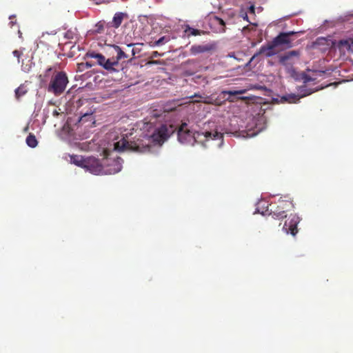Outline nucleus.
I'll use <instances>...</instances> for the list:
<instances>
[{"instance_id":"2","label":"nucleus","mask_w":353,"mask_h":353,"mask_svg":"<svg viewBox=\"0 0 353 353\" xmlns=\"http://www.w3.org/2000/svg\"><path fill=\"white\" fill-rule=\"evenodd\" d=\"M177 137L179 141L182 144L193 145L197 143L205 148L207 147L206 142L210 140L223 141V134L217 131L214 132L208 131L193 132L188 128L186 123H183L178 128Z\"/></svg>"},{"instance_id":"36","label":"nucleus","mask_w":353,"mask_h":353,"mask_svg":"<svg viewBox=\"0 0 353 353\" xmlns=\"http://www.w3.org/2000/svg\"><path fill=\"white\" fill-rule=\"evenodd\" d=\"M131 52H132V56H134V54H135L134 50L132 49Z\"/></svg>"},{"instance_id":"17","label":"nucleus","mask_w":353,"mask_h":353,"mask_svg":"<svg viewBox=\"0 0 353 353\" xmlns=\"http://www.w3.org/2000/svg\"><path fill=\"white\" fill-rule=\"evenodd\" d=\"M85 159V158H83V157L79 156V155L70 156L71 162L79 167H81V168L84 167Z\"/></svg>"},{"instance_id":"11","label":"nucleus","mask_w":353,"mask_h":353,"mask_svg":"<svg viewBox=\"0 0 353 353\" xmlns=\"http://www.w3.org/2000/svg\"><path fill=\"white\" fill-rule=\"evenodd\" d=\"M214 48V44L193 45L191 46L190 52L191 54L196 55L198 54L210 52L213 50Z\"/></svg>"},{"instance_id":"6","label":"nucleus","mask_w":353,"mask_h":353,"mask_svg":"<svg viewBox=\"0 0 353 353\" xmlns=\"http://www.w3.org/2000/svg\"><path fill=\"white\" fill-rule=\"evenodd\" d=\"M297 32L290 31L287 32H281L275 38L273 39L274 44L278 46H282L285 49L290 48L293 46L292 37Z\"/></svg>"},{"instance_id":"38","label":"nucleus","mask_w":353,"mask_h":353,"mask_svg":"<svg viewBox=\"0 0 353 353\" xmlns=\"http://www.w3.org/2000/svg\"><path fill=\"white\" fill-rule=\"evenodd\" d=\"M15 23V22L14 21H10V24L11 26H12Z\"/></svg>"},{"instance_id":"21","label":"nucleus","mask_w":353,"mask_h":353,"mask_svg":"<svg viewBox=\"0 0 353 353\" xmlns=\"http://www.w3.org/2000/svg\"><path fill=\"white\" fill-rule=\"evenodd\" d=\"M105 25L107 26V24L105 23V22L104 21H100L96 23L93 31L97 34L102 33L104 31Z\"/></svg>"},{"instance_id":"26","label":"nucleus","mask_w":353,"mask_h":353,"mask_svg":"<svg viewBox=\"0 0 353 353\" xmlns=\"http://www.w3.org/2000/svg\"><path fill=\"white\" fill-rule=\"evenodd\" d=\"M257 26L256 23H250V25L245 26L243 28V32L245 33L246 31L255 30Z\"/></svg>"},{"instance_id":"15","label":"nucleus","mask_w":353,"mask_h":353,"mask_svg":"<svg viewBox=\"0 0 353 353\" xmlns=\"http://www.w3.org/2000/svg\"><path fill=\"white\" fill-rule=\"evenodd\" d=\"M300 218L296 214H290L288 219L285 221L283 229L287 228L289 225L299 224Z\"/></svg>"},{"instance_id":"35","label":"nucleus","mask_w":353,"mask_h":353,"mask_svg":"<svg viewBox=\"0 0 353 353\" xmlns=\"http://www.w3.org/2000/svg\"><path fill=\"white\" fill-rule=\"evenodd\" d=\"M316 72H317L319 75L325 73L324 71H321V70L316 71Z\"/></svg>"},{"instance_id":"1","label":"nucleus","mask_w":353,"mask_h":353,"mask_svg":"<svg viewBox=\"0 0 353 353\" xmlns=\"http://www.w3.org/2000/svg\"><path fill=\"white\" fill-rule=\"evenodd\" d=\"M174 131L172 125H162L150 136L142 133L138 138L135 137L131 140L127 134L123 135L122 138L114 143V150L118 152H145L150 151L152 144L161 145Z\"/></svg>"},{"instance_id":"4","label":"nucleus","mask_w":353,"mask_h":353,"mask_svg":"<svg viewBox=\"0 0 353 353\" xmlns=\"http://www.w3.org/2000/svg\"><path fill=\"white\" fill-rule=\"evenodd\" d=\"M294 203L288 196L281 197L276 203L270 204V214L273 218L281 219L287 216L286 212L294 208Z\"/></svg>"},{"instance_id":"28","label":"nucleus","mask_w":353,"mask_h":353,"mask_svg":"<svg viewBox=\"0 0 353 353\" xmlns=\"http://www.w3.org/2000/svg\"><path fill=\"white\" fill-rule=\"evenodd\" d=\"M303 79L304 83H307L314 80V79H312V77L307 74H304L303 76Z\"/></svg>"},{"instance_id":"39","label":"nucleus","mask_w":353,"mask_h":353,"mask_svg":"<svg viewBox=\"0 0 353 353\" xmlns=\"http://www.w3.org/2000/svg\"><path fill=\"white\" fill-rule=\"evenodd\" d=\"M134 46V44H133V43H130V44L128 45V47H129V48H130V47H131V46Z\"/></svg>"},{"instance_id":"8","label":"nucleus","mask_w":353,"mask_h":353,"mask_svg":"<svg viewBox=\"0 0 353 353\" xmlns=\"http://www.w3.org/2000/svg\"><path fill=\"white\" fill-rule=\"evenodd\" d=\"M104 174H114L121 171L123 159L120 157L104 159Z\"/></svg>"},{"instance_id":"27","label":"nucleus","mask_w":353,"mask_h":353,"mask_svg":"<svg viewBox=\"0 0 353 353\" xmlns=\"http://www.w3.org/2000/svg\"><path fill=\"white\" fill-rule=\"evenodd\" d=\"M12 54L13 55L17 58V60H18V63H19V59H20V57L22 54V52H20L19 50H15L12 52Z\"/></svg>"},{"instance_id":"40","label":"nucleus","mask_w":353,"mask_h":353,"mask_svg":"<svg viewBox=\"0 0 353 353\" xmlns=\"http://www.w3.org/2000/svg\"><path fill=\"white\" fill-rule=\"evenodd\" d=\"M14 17H15L14 16H10V19H12V18H14Z\"/></svg>"},{"instance_id":"7","label":"nucleus","mask_w":353,"mask_h":353,"mask_svg":"<svg viewBox=\"0 0 353 353\" xmlns=\"http://www.w3.org/2000/svg\"><path fill=\"white\" fill-rule=\"evenodd\" d=\"M83 168L88 170L94 174H104V165L100 161L93 157H89L85 159Z\"/></svg>"},{"instance_id":"9","label":"nucleus","mask_w":353,"mask_h":353,"mask_svg":"<svg viewBox=\"0 0 353 353\" xmlns=\"http://www.w3.org/2000/svg\"><path fill=\"white\" fill-rule=\"evenodd\" d=\"M252 124L254 125V128L250 125L248 127L247 130L241 132L243 137H252L256 136L265 128V123L263 117L254 118Z\"/></svg>"},{"instance_id":"24","label":"nucleus","mask_w":353,"mask_h":353,"mask_svg":"<svg viewBox=\"0 0 353 353\" xmlns=\"http://www.w3.org/2000/svg\"><path fill=\"white\" fill-rule=\"evenodd\" d=\"M285 101H288L289 103H296L297 101L299 100V98L295 95V94H290L288 96H285L283 97Z\"/></svg>"},{"instance_id":"32","label":"nucleus","mask_w":353,"mask_h":353,"mask_svg":"<svg viewBox=\"0 0 353 353\" xmlns=\"http://www.w3.org/2000/svg\"><path fill=\"white\" fill-rule=\"evenodd\" d=\"M59 114V112H58V110H54V111L52 112V115L54 117H57Z\"/></svg>"},{"instance_id":"14","label":"nucleus","mask_w":353,"mask_h":353,"mask_svg":"<svg viewBox=\"0 0 353 353\" xmlns=\"http://www.w3.org/2000/svg\"><path fill=\"white\" fill-rule=\"evenodd\" d=\"M185 36L190 37V36H199L204 34V32L200 30L191 28L189 25H184Z\"/></svg>"},{"instance_id":"22","label":"nucleus","mask_w":353,"mask_h":353,"mask_svg":"<svg viewBox=\"0 0 353 353\" xmlns=\"http://www.w3.org/2000/svg\"><path fill=\"white\" fill-rule=\"evenodd\" d=\"M213 21L214 23L219 25L221 26L220 31L225 32V23L221 18L217 16H214L213 18Z\"/></svg>"},{"instance_id":"41","label":"nucleus","mask_w":353,"mask_h":353,"mask_svg":"<svg viewBox=\"0 0 353 353\" xmlns=\"http://www.w3.org/2000/svg\"><path fill=\"white\" fill-rule=\"evenodd\" d=\"M86 117V114H84L82 117H81V119H83V117Z\"/></svg>"},{"instance_id":"37","label":"nucleus","mask_w":353,"mask_h":353,"mask_svg":"<svg viewBox=\"0 0 353 353\" xmlns=\"http://www.w3.org/2000/svg\"><path fill=\"white\" fill-rule=\"evenodd\" d=\"M192 62H194V60H188V61H187L186 63H192Z\"/></svg>"},{"instance_id":"23","label":"nucleus","mask_w":353,"mask_h":353,"mask_svg":"<svg viewBox=\"0 0 353 353\" xmlns=\"http://www.w3.org/2000/svg\"><path fill=\"white\" fill-rule=\"evenodd\" d=\"M297 225L298 224H294L292 225H289L287 226V228H285L283 230L285 231L287 234L290 233L292 236H295L298 232Z\"/></svg>"},{"instance_id":"33","label":"nucleus","mask_w":353,"mask_h":353,"mask_svg":"<svg viewBox=\"0 0 353 353\" xmlns=\"http://www.w3.org/2000/svg\"><path fill=\"white\" fill-rule=\"evenodd\" d=\"M85 65L86 66V68H90L92 66V64L89 62H86Z\"/></svg>"},{"instance_id":"20","label":"nucleus","mask_w":353,"mask_h":353,"mask_svg":"<svg viewBox=\"0 0 353 353\" xmlns=\"http://www.w3.org/2000/svg\"><path fill=\"white\" fill-rule=\"evenodd\" d=\"M171 38H170V36L169 35H167V36H163V37H161V38H159L158 40L155 41L152 45H151L152 46H162V45H164L165 43L169 42L170 41Z\"/></svg>"},{"instance_id":"5","label":"nucleus","mask_w":353,"mask_h":353,"mask_svg":"<svg viewBox=\"0 0 353 353\" xmlns=\"http://www.w3.org/2000/svg\"><path fill=\"white\" fill-rule=\"evenodd\" d=\"M68 83L66 74L64 72H59L52 77L48 90L55 95H60L65 90Z\"/></svg>"},{"instance_id":"30","label":"nucleus","mask_w":353,"mask_h":353,"mask_svg":"<svg viewBox=\"0 0 353 353\" xmlns=\"http://www.w3.org/2000/svg\"><path fill=\"white\" fill-rule=\"evenodd\" d=\"M241 17L243 19L246 20L247 21H249L247 12H242L241 13Z\"/></svg>"},{"instance_id":"19","label":"nucleus","mask_w":353,"mask_h":353,"mask_svg":"<svg viewBox=\"0 0 353 353\" xmlns=\"http://www.w3.org/2000/svg\"><path fill=\"white\" fill-rule=\"evenodd\" d=\"M353 45V39H341L339 41V47H345L347 50L351 49L352 46Z\"/></svg>"},{"instance_id":"16","label":"nucleus","mask_w":353,"mask_h":353,"mask_svg":"<svg viewBox=\"0 0 353 353\" xmlns=\"http://www.w3.org/2000/svg\"><path fill=\"white\" fill-rule=\"evenodd\" d=\"M14 92L17 100L19 101L21 97L28 92V89L23 84H21L15 90Z\"/></svg>"},{"instance_id":"25","label":"nucleus","mask_w":353,"mask_h":353,"mask_svg":"<svg viewBox=\"0 0 353 353\" xmlns=\"http://www.w3.org/2000/svg\"><path fill=\"white\" fill-rule=\"evenodd\" d=\"M245 92V90H234V91L229 90V91L225 92V93H226L229 95H232V96H235L237 94H244Z\"/></svg>"},{"instance_id":"13","label":"nucleus","mask_w":353,"mask_h":353,"mask_svg":"<svg viewBox=\"0 0 353 353\" xmlns=\"http://www.w3.org/2000/svg\"><path fill=\"white\" fill-rule=\"evenodd\" d=\"M300 56L299 50H291L289 51L284 54L281 55L279 57V63L282 65H286L290 63L288 61L291 59L292 57H299Z\"/></svg>"},{"instance_id":"18","label":"nucleus","mask_w":353,"mask_h":353,"mask_svg":"<svg viewBox=\"0 0 353 353\" xmlns=\"http://www.w3.org/2000/svg\"><path fill=\"white\" fill-rule=\"evenodd\" d=\"M26 141L27 145L30 148H35L38 144V141H37L35 136L32 134H30L27 137Z\"/></svg>"},{"instance_id":"29","label":"nucleus","mask_w":353,"mask_h":353,"mask_svg":"<svg viewBox=\"0 0 353 353\" xmlns=\"http://www.w3.org/2000/svg\"><path fill=\"white\" fill-rule=\"evenodd\" d=\"M248 12L250 13V14H255V7L254 5H251L250 6H249L248 8Z\"/></svg>"},{"instance_id":"3","label":"nucleus","mask_w":353,"mask_h":353,"mask_svg":"<svg viewBox=\"0 0 353 353\" xmlns=\"http://www.w3.org/2000/svg\"><path fill=\"white\" fill-rule=\"evenodd\" d=\"M112 48L117 53L115 59H106L102 54L94 51L87 52L86 57L96 59L98 65L103 67L108 72L112 73L118 71L116 67L119 65V61L120 60L129 58L128 54L124 52L119 46L113 45Z\"/></svg>"},{"instance_id":"12","label":"nucleus","mask_w":353,"mask_h":353,"mask_svg":"<svg viewBox=\"0 0 353 353\" xmlns=\"http://www.w3.org/2000/svg\"><path fill=\"white\" fill-rule=\"evenodd\" d=\"M128 17V16L126 13L117 12L114 14L112 22L107 23V26L118 28L121 25L123 20Z\"/></svg>"},{"instance_id":"34","label":"nucleus","mask_w":353,"mask_h":353,"mask_svg":"<svg viewBox=\"0 0 353 353\" xmlns=\"http://www.w3.org/2000/svg\"><path fill=\"white\" fill-rule=\"evenodd\" d=\"M152 55H153V57H157L159 55V54L157 52H153Z\"/></svg>"},{"instance_id":"31","label":"nucleus","mask_w":353,"mask_h":353,"mask_svg":"<svg viewBox=\"0 0 353 353\" xmlns=\"http://www.w3.org/2000/svg\"><path fill=\"white\" fill-rule=\"evenodd\" d=\"M314 92V90H308L307 92H305V93L303 94V96H307V95H309V94H310L313 93Z\"/></svg>"},{"instance_id":"10","label":"nucleus","mask_w":353,"mask_h":353,"mask_svg":"<svg viewBox=\"0 0 353 353\" xmlns=\"http://www.w3.org/2000/svg\"><path fill=\"white\" fill-rule=\"evenodd\" d=\"M275 48H276V46L274 44V41L272 40L267 45L262 46L259 50V51L254 54L253 58L260 54H264L266 57H272L277 53V52L275 50Z\"/></svg>"}]
</instances>
